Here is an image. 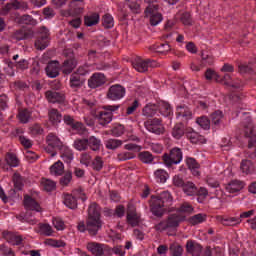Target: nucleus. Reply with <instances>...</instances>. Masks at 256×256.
<instances>
[{
	"label": "nucleus",
	"instance_id": "nucleus-50",
	"mask_svg": "<svg viewBox=\"0 0 256 256\" xmlns=\"http://www.w3.org/2000/svg\"><path fill=\"white\" fill-rule=\"evenodd\" d=\"M183 135H185V125H183V123L176 124L172 129V137H174V139H181Z\"/></svg>",
	"mask_w": 256,
	"mask_h": 256
},
{
	"label": "nucleus",
	"instance_id": "nucleus-36",
	"mask_svg": "<svg viewBox=\"0 0 256 256\" xmlns=\"http://www.w3.org/2000/svg\"><path fill=\"white\" fill-rule=\"evenodd\" d=\"M39 235H43L44 237H51L53 236V227H51L48 223H39L38 224V231Z\"/></svg>",
	"mask_w": 256,
	"mask_h": 256
},
{
	"label": "nucleus",
	"instance_id": "nucleus-57",
	"mask_svg": "<svg viewBox=\"0 0 256 256\" xmlns=\"http://www.w3.org/2000/svg\"><path fill=\"white\" fill-rule=\"evenodd\" d=\"M169 251L171 256H183V246L173 243L169 246Z\"/></svg>",
	"mask_w": 256,
	"mask_h": 256
},
{
	"label": "nucleus",
	"instance_id": "nucleus-4",
	"mask_svg": "<svg viewBox=\"0 0 256 256\" xmlns=\"http://www.w3.org/2000/svg\"><path fill=\"white\" fill-rule=\"evenodd\" d=\"M85 11L84 0H72L68 5V9L60 11L61 17H81Z\"/></svg>",
	"mask_w": 256,
	"mask_h": 256
},
{
	"label": "nucleus",
	"instance_id": "nucleus-59",
	"mask_svg": "<svg viewBox=\"0 0 256 256\" xmlns=\"http://www.w3.org/2000/svg\"><path fill=\"white\" fill-rule=\"evenodd\" d=\"M123 145L122 140L118 139H108L106 141V149H110L111 151H115V149H119Z\"/></svg>",
	"mask_w": 256,
	"mask_h": 256
},
{
	"label": "nucleus",
	"instance_id": "nucleus-23",
	"mask_svg": "<svg viewBox=\"0 0 256 256\" xmlns=\"http://www.w3.org/2000/svg\"><path fill=\"white\" fill-rule=\"evenodd\" d=\"M186 165L188 167V169H190L192 175H194V177H199V175H201V172L199 171V168L201 167V165L199 164V162H197V160L193 157H187L186 158Z\"/></svg>",
	"mask_w": 256,
	"mask_h": 256
},
{
	"label": "nucleus",
	"instance_id": "nucleus-21",
	"mask_svg": "<svg viewBox=\"0 0 256 256\" xmlns=\"http://www.w3.org/2000/svg\"><path fill=\"white\" fill-rule=\"evenodd\" d=\"M242 189H245V182L237 179L231 180L225 186V190L228 193H239V191H242Z\"/></svg>",
	"mask_w": 256,
	"mask_h": 256
},
{
	"label": "nucleus",
	"instance_id": "nucleus-60",
	"mask_svg": "<svg viewBox=\"0 0 256 256\" xmlns=\"http://www.w3.org/2000/svg\"><path fill=\"white\" fill-rule=\"evenodd\" d=\"M103 165H105V162L103 161V158L101 156H96L93 162L90 164V166H92L93 171L97 172L103 169Z\"/></svg>",
	"mask_w": 256,
	"mask_h": 256
},
{
	"label": "nucleus",
	"instance_id": "nucleus-24",
	"mask_svg": "<svg viewBox=\"0 0 256 256\" xmlns=\"http://www.w3.org/2000/svg\"><path fill=\"white\" fill-rule=\"evenodd\" d=\"M86 81H87L86 78L80 77L79 75L72 73L70 75L69 85L71 89H81V87L85 85Z\"/></svg>",
	"mask_w": 256,
	"mask_h": 256
},
{
	"label": "nucleus",
	"instance_id": "nucleus-11",
	"mask_svg": "<svg viewBox=\"0 0 256 256\" xmlns=\"http://www.w3.org/2000/svg\"><path fill=\"white\" fill-rule=\"evenodd\" d=\"M107 83V77L105 74L101 72H95L92 76L88 79V87L89 89H97L99 87H103Z\"/></svg>",
	"mask_w": 256,
	"mask_h": 256
},
{
	"label": "nucleus",
	"instance_id": "nucleus-18",
	"mask_svg": "<svg viewBox=\"0 0 256 256\" xmlns=\"http://www.w3.org/2000/svg\"><path fill=\"white\" fill-rule=\"evenodd\" d=\"M45 97L48 101V103H58L61 105V103H65V94L53 90H48L45 92Z\"/></svg>",
	"mask_w": 256,
	"mask_h": 256
},
{
	"label": "nucleus",
	"instance_id": "nucleus-13",
	"mask_svg": "<svg viewBox=\"0 0 256 256\" xmlns=\"http://www.w3.org/2000/svg\"><path fill=\"white\" fill-rule=\"evenodd\" d=\"M48 121L52 127L59 129V124L63 121V114L57 108L48 110Z\"/></svg>",
	"mask_w": 256,
	"mask_h": 256
},
{
	"label": "nucleus",
	"instance_id": "nucleus-1",
	"mask_svg": "<svg viewBox=\"0 0 256 256\" xmlns=\"http://www.w3.org/2000/svg\"><path fill=\"white\" fill-rule=\"evenodd\" d=\"M173 194L169 191H163L158 195H151L148 201L149 211L156 219H163L166 213H187L191 215L195 208L189 202H184L179 208L174 207Z\"/></svg>",
	"mask_w": 256,
	"mask_h": 256
},
{
	"label": "nucleus",
	"instance_id": "nucleus-63",
	"mask_svg": "<svg viewBox=\"0 0 256 256\" xmlns=\"http://www.w3.org/2000/svg\"><path fill=\"white\" fill-rule=\"evenodd\" d=\"M102 25L105 29H113L115 22L111 14H105L102 18Z\"/></svg>",
	"mask_w": 256,
	"mask_h": 256
},
{
	"label": "nucleus",
	"instance_id": "nucleus-40",
	"mask_svg": "<svg viewBox=\"0 0 256 256\" xmlns=\"http://www.w3.org/2000/svg\"><path fill=\"white\" fill-rule=\"evenodd\" d=\"M138 159L141 161V163H144L145 165H151L153 161H155V156L149 151H142L138 154Z\"/></svg>",
	"mask_w": 256,
	"mask_h": 256
},
{
	"label": "nucleus",
	"instance_id": "nucleus-14",
	"mask_svg": "<svg viewBox=\"0 0 256 256\" xmlns=\"http://www.w3.org/2000/svg\"><path fill=\"white\" fill-rule=\"evenodd\" d=\"M23 206L26 211H36V213H41V205L29 194L24 195Z\"/></svg>",
	"mask_w": 256,
	"mask_h": 256
},
{
	"label": "nucleus",
	"instance_id": "nucleus-47",
	"mask_svg": "<svg viewBox=\"0 0 256 256\" xmlns=\"http://www.w3.org/2000/svg\"><path fill=\"white\" fill-rule=\"evenodd\" d=\"M154 177L158 183H167V179H169V173H167L165 169H157L154 172Z\"/></svg>",
	"mask_w": 256,
	"mask_h": 256
},
{
	"label": "nucleus",
	"instance_id": "nucleus-48",
	"mask_svg": "<svg viewBox=\"0 0 256 256\" xmlns=\"http://www.w3.org/2000/svg\"><path fill=\"white\" fill-rule=\"evenodd\" d=\"M5 161L9 167H19V158L17 154L13 152H8L5 157Z\"/></svg>",
	"mask_w": 256,
	"mask_h": 256
},
{
	"label": "nucleus",
	"instance_id": "nucleus-54",
	"mask_svg": "<svg viewBox=\"0 0 256 256\" xmlns=\"http://www.w3.org/2000/svg\"><path fill=\"white\" fill-rule=\"evenodd\" d=\"M241 218L237 217H229V218H222L221 223L225 227H235V225H240L241 223Z\"/></svg>",
	"mask_w": 256,
	"mask_h": 256
},
{
	"label": "nucleus",
	"instance_id": "nucleus-3",
	"mask_svg": "<svg viewBox=\"0 0 256 256\" xmlns=\"http://www.w3.org/2000/svg\"><path fill=\"white\" fill-rule=\"evenodd\" d=\"M121 108V105H105L102 107V111H98L95 114V118L98 119L99 125H102V127H106V125H109L111 121H113V113L115 111H118Z\"/></svg>",
	"mask_w": 256,
	"mask_h": 256
},
{
	"label": "nucleus",
	"instance_id": "nucleus-56",
	"mask_svg": "<svg viewBox=\"0 0 256 256\" xmlns=\"http://www.w3.org/2000/svg\"><path fill=\"white\" fill-rule=\"evenodd\" d=\"M137 155L135 152H120L117 154V161L124 162V161H131V159H135Z\"/></svg>",
	"mask_w": 256,
	"mask_h": 256
},
{
	"label": "nucleus",
	"instance_id": "nucleus-22",
	"mask_svg": "<svg viewBox=\"0 0 256 256\" xmlns=\"http://www.w3.org/2000/svg\"><path fill=\"white\" fill-rule=\"evenodd\" d=\"M46 142L48 147H51L52 149H58V151H61L65 146L63 142H61V139H59V137L53 133L48 134L46 137Z\"/></svg>",
	"mask_w": 256,
	"mask_h": 256
},
{
	"label": "nucleus",
	"instance_id": "nucleus-2",
	"mask_svg": "<svg viewBox=\"0 0 256 256\" xmlns=\"http://www.w3.org/2000/svg\"><path fill=\"white\" fill-rule=\"evenodd\" d=\"M103 222L101 216V205L97 202H92L89 204L87 209V216L85 221H80L77 224V230L80 233H87L90 237H97L99 231L103 229Z\"/></svg>",
	"mask_w": 256,
	"mask_h": 256
},
{
	"label": "nucleus",
	"instance_id": "nucleus-44",
	"mask_svg": "<svg viewBox=\"0 0 256 256\" xmlns=\"http://www.w3.org/2000/svg\"><path fill=\"white\" fill-rule=\"evenodd\" d=\"M151 49L152 51H155V53H161L162 55H165V53H169V51H171V46L167 42L158 43V44H154L151 47Z\"/></svg>",
	"mask_w": 256,
	"mask_h": 256
},
{
	"label": "nucleus",
	"instance_id": "nucleus-16",
	"mask_svg": "<svg viewBox=\"0 0 256 256\" xmlns=\"http://www.w3.org/2000/svg\"><path fill=\"white\" fill-rule=\"evenodd\" d=\"M184 221H187V216L178 213H172L166 218V223L170 229H177Z\"/></svg>",
	"mask_w": 256,
	"mask_h": 256
},
{
	"label": "nucleus",
	"instance_id": "nucleus-32",
	"mask_svg": "<svg viewBox=\"0 0 256 256\" xmlns=\"http://www.w3.org/2000/svg\"><path fill=\"white\" fill-rule=\"evenodd\" d=\"M63 203L68 209L75 210L78 207L77 198L73 194L64 193Z\"/></svg>",
	"mask_w": 256,
	"mask_h": 256
},
{
	"label": "nucleus",
	"instance_id": "nucleus-9",
	"mask_svg": "<svg viewBox=\"0 0 256 256\" xmlns=\"http://www.w3.org/2000/svg\"><path fill=\"white\" fill-rule=\"evenodd\" d=\"M62 120L64 121L67 127H71L72 131H77L78 135H85L87 133V128L85 124L80 121H75V118L69 114H65L62 116Z\"/></svg>",
	"mask_w": 256,
	"mask_h": 256
},
{
	"label": "nucleus",
	"instance_id": "nucleus-27",
	"mask_svg": "<svg viewBox=\"0 0 256 256\" xmlns=\"http://www.w3.org/2000/svg\"><path fill=\"white\" fill-rule=\"evenodd\" d=\"M103 247V243L89 242L86 246V249L94 256H103Z\"/></svg>",
	"mask_w": 256,
	"mask_h": 256
},
{
	"label": "nucleus",
	"instance_id": "nucleus-17",
	"mask_svg": "<svg viewBox=\"0 0 256 256\" xmlns=\"http://www.w3.org/2000/svg\"><path fill=\"white\" fill-rule=\"evenodd\" d=\"M35 32L28 28H20L12 34V39L16 41H25L27 39H33Z\"/></svg>",
	"mask_w": 256,
	"mask_h": 256
},
{
	"label": "nucleus",
	"instance_id": "nucleus-30",
	"mask_svg": "<svg viewBox=\"0 0 256 256\" xmlns=\"http://www.w3.org/2000/svg\"><path fill=\"white\" fill-rule=\"evenodd\" d=\"M101 16L97 12H93L90 15L84 16V25L85 27H93L95 25H99V21Z\"/></svg>",
	"mask_w": 256,
	"mask_h": 256
},
{
	"label": "nucleus",
	"instance_id": "nucleus-7",
	"mask_svg": "<svg viewBox=\"0 0 256 256\" xmlns=\"http://www.w3.org/2000/svg\"><path fill=\"white\" fill-rule=\"evenodd\" d=\"M159 5H148L144 11L146 17H150V25L157 27L163 21V14L159 13Z\"/></svg>",
	"mask_w": 256,
	"mask_h": 256
},
{
	"label": "nucleus",
	"instance_id": "nucleus-19",
	"mask_svg": "<svg viewBox=\"0 0 256 256\" xmlns=\"http://www.w3.org/2000/svg\"><path fill=\"white\" fill-rule=\"evenodd\" d=\"M45 73L49 79H56V77L59 75V61H49L45 67Z\"/></svg>",
	"mask_w": 256,
	"mask_h": 256
},
{
	"label": "nucleus",
	"instance_id": "nucleus-8",
	"mask_svg": "<svg viewBox=\"0 0 256 256\" xmlns=\"http://www.w3.org/2000/svg\"><path fill=\"white\" fill-rule=\"evenodd\" d=\"M163 120L161 118H150L144 122V127L154 135H163L165 128L163 127Z\"/></svg>",
	"mask_w": 256,
	"mask_h": 256
},
{
	"label": "nucleus",
	"instance_id": "nucleus-34",
	"mask_svg": "<svg viewBox=\"0 0 256 256\" xmlns=\"http://www.w3.org/2000/svg\"><path fill=\"white\" fill-rule=\"evenodd\" d=\"M185 135L186 138L190 140V143L194 145H197V143H205V137L193 130L186 132Z\"/></svg>",
	"mask_w": 256,
	"mask_h": 256
},
{
	"label": "nucleus",
	"instance_id": "nucleus-20",
	"mask_svg": "<svg viewBox=\"0 0 256 256\" xmlns=\"http://www.w3.org/2000/svg\"><path fill=\"white\" fill-rule=\"evenodd\" d=\"M186 252L189 255L201 256V253H203V246L194 240H188L186 242Z\"/></svg>",
	"mask_w": 256,
	"mask_h": 256
},
{
	"label": "nucleus",
	"instance_id": "nucleus-35",
	"mask_svg": "<svg viewBox=\"0 0 256 256\" xmlns=\"http://www.w3.org/2000/svg\"><path fill=\"white\" fill-rule=\"evenodd\" d=\"M240 169L245 175H251L255 172V164L251 160L244 159L241 161Z\"/></svg>",
	"mask_w": 256,
	"mask_h": 256
},
{
	"label": "nucleus",
	"instance_id": "nucleus-37",
	"mask_svg": "<svg viewBox=\"0 0 256 256\" xmlns=\"http://www.w3.org/2000/svg\"><path fill=\"white\" fill-rule=\"evenodd\" d=\"M176 117L177 119H179V117H183L184 119H191V117H193V113L191 112V109L185 105L177 106Z\"/></svg>",
	"mask_w": 256,
	"mask_h": 256
},
{
	"label": "nucleus",
	"instance_id": "nucleus-25",
	"mask_svg": "<svg viewBox=\"0 0 256 256\" xmlns=\"http://www.w3.org/2000/svg\"><path fill=\"white\" fill-rule=\"evenodd\" d=\"M142 115L144 117L153 118L155 115H159V107L157 104L148 103L142 109Z\"/></svg>",
	"mask_w": 256,
	"mask_h": 256
},
{
	"label": "nucleus",
	"instance_id": "nucleus-52",
	"mask_svg": "<svg viewBox=\"0 0 256 256\" xmlns=\"http://www.w3.org/2000/svg\"><path fill=\"white\" fill-rule=\"evenodd\" d=\"M196 123L204 129V131H209L211 129V120L207 116H201L196 119Z\"/></svg>",
	"mask_w": 256,
	"mask_h": 256
},
{
	"label": "nucleus",
	"instance_id": "nucleus-41",
	"mask_svg": "<svg viewBox=\"0 0 256 256\" xmlns=\"http://www.w3.org/2000/svg\"><path fill=\"white\" fill-rule=\"evenodd\" d=\"M88 141V149L91 151H101V139L95 137V136H90L87 138Z\"/></svg>",
	"mask_w": 256,
	"mask_h": 256
},
{
	"label": "nucleus",
	"instance_id": "nucleus-5",
	"mask_svg": "<svg viewBox=\"0 0 256 256\" xmlns=\"http://www.w3.org/2000/svg\"><path fill=\"white\" fill-rule=\"evenodd\" d=\"M162 161L167 169H173V165H179L183 161V151L181 148L174 147L169 153L162 155Z\"/></svg>",
	"mask_w": 256,
	"mask_h": 256
},
{
	"label": "nucleus",
	"instance_id": "nucleus-15",
	"mask_svg": "<svg viewBox=\"0 0 256 256\" xmlns=\"http://www.w3.org/2000/svg\"><path fill=\"white\" fill-rule=\"evenodd\" d=\"M62 67L64 75H71V73H73L77 67V58H75V54L73 52H71L70 56L64 60Z\"/></svg>",
	"mask_w": 256,
	"mask_h": 256
},
{
	"label": "nucleus",
	"instance_id": "nucleus-55",
	"mask_svg": "<svg viewBox=\"0 0 256 256\" xmlns=\"http://www.w3.org/2000/svg\"><path fill=\"white\" fill-rule=\"evenodd\" d=\"M9 96L7 94L0 95V121H3V112L9 108Z\"/></svg>",
	"mask_w": 256,
	"mask_h": 256
},
{
	"label": "nucleus",
	"instance_id": "nucleus-26",
	"mask_svg": "<svg viewBox=\"0 0 256 256\" xmlns=\"http://www.w3.org/2000/svg\"><path fill=\"white\" fill-rule=\"evenodd\" d=\"M158 106V113L162 115V117H172L173 115V108L169 102L162 101L157 104Z\"/></svg>",
	"mask_w": 256,
	"mask_h": 256
},
{
	"label": "nucleus",
	"instance_id": "nucleus-10",
	"mask_svg": "<svg viewBox=\"0 0 256 256\" xmlns=\"http://www.w3.org/2000/svg\"><path fill=\"white\" fill-rule=\"evenodd\" d=\"M125 97V87L115 84L110 86L107 92V99L110 101H119V99H123Z\"/></svg>",
	"mask_w": 256,
	"mask_h": 256
},
{
	"label": "nucleus",
	"instance_id": "nucleus-49",
	"mask_svg": "<svg viewBox=\"0 0 256 256\" xmlns=\"http://www.w3.org/2000/svg\"><path fill=\"white\" fill-rule=\"evenodd\" d=\"M44 245H47L48 247H54L55 249H60L61 247H66L67 243L63 240H55L53 238H47L44 241Z\"/></svg>",
	"mask_w": 256,
	"mask_h": 256
},
{
	"label": "nucleus",
	"instance_id": "nucleus-45",
	"mask_svg": "<svg viewBox=\"0 0 256 256\" xmlns=\"http://www.w3.org/2000/svg\"><path fill=\"white\" fill-rule=\"evenodd\" d=\"M205 221H207V214L203 213H198L188 218V223L193 226L205 223Z\"/></svg>",
	"mask_w": 256,
	"mask_h": 256
},
{
	"label": "nucleus",
	"instance_id": "nucleus-28",
	"mask_svg": "<svg viewBox=\"0 0 256 256\" xmlns=\"http://www.w3.org/2000/svg\"><path fill=\"white\" fill-rule=\"evenodd\" d=\"M223 111L216 110L210 115L212 129H219L221 127V121H223Z\"/></svg>",
	"mask_w": 256,
	"mask_h": 256
},
{
	"label": "nucleus",
	"instance_id": "nucleus-53",
	"mask_svg": "<svg viewBox=\"0 0 256 256\" xmlns=\"http://www.w3.org/2000/svg\"><path fill=\"white\" fill-rule=\"evenodd\" d=\"M208 195H209V190H207V188L205 187L196 188L195 196L198 197L197 198L198 203H204Z\"/></svg>",
	"mask_w": 256,
	"mask_h": 256
},
{
	"label": "nucleus",
	"instance_id": "nucleus-29",
	"mask_svg": "<svg viewBox=\"0 0 256 256\" xmlns=\"http://www.w3.org/2000/svg\"><path fill=\"white\" fill-rule=\"evenodd\" d=\"M60 151L61 159L64 161V163H67V165H71V163H73V160L75 159V154L73 153V150H71L68 146H64Z\"/></svg>",
	"mask_w": 256,
	"mask_h": 256
},
{
	"label": "nucleus",
	"instance_id": "nucleus-12",
	"mask_svg": "<svg viewBox=\"0 0 256 256\" xmlns=\"http://www.w3.org/2000/svg\"><path fill=\"white\" fill-rule=\"evenodd\" d=\"M2 238L7 241L10 245L19 246L23 245V236L18 235L17 232L4 230L2 232Z\"/></svg>",
	"mask_w": 256,
	"mask_h": 256
},
{
	"label": "nucleus",
	"instance_id": "nucleus-51",
	"mask_svg": "<svg viewBox=\"0 0 256 256\" xmlns=\"http://www.w3.org/2000/svg\"><path fill=\"white\" fill-rule=\"evenodd\" d=\"M133 67L136 71H138V73H147V71H149L146 59L136 60L135 63L133 64Z\"/></svg>",
	"mask_w": 256,
	"mask_h": 256
},
{
	"label": "nucleus",
	"instance_id": "nucleus-33",
	"mask_svg": "<svg viewBox=\"0 0 256 256\" xmlns=\"http://www.w3.org/2000/svg\"><path fill=\"white\" fill-rule=\"evenodd\" d=\"M8 67H11V69H13V67H15V69L17 71H27V69H29V60L25 59V58H21L20 60L16 61V62H10L8 64Z\"/></svg>",
	"mask_w": 256,
	"mask_h": 256
},
{
	"label": "nucleus",
	"instance_id": "nucleus-46",
	"mask_svg": "<svg viewBox=\"0 0 256 256\" xmlns=\"http://www.w3.org/2000/svg\"><path fill=\"white\" fill-rule=\"evenodd\" d=\"M127 7L130 8L135 15H139L141 13V1L139 0H126Z\"/></svg>",
	"mask_w": 256,
	"mask_h": 256
},
{
	"label": "nucleus",
	"instance_id": "nucleus-6",
	"mask_svg": "<svg viewBox=\"0 0 256 256\" xmlns=\"http://www.w3.org/2000/svg\"><path fill=\"white\" fill-rule=\"evenodd\" d=\"M49 37H51L49 28H47V26H41L38 30V36L35 40L34 47L38 51H45V49L49 47Z\"/></svg>",
	"mask_w": 256,
	"mask_h": 256
},
{
	"label": "nucleus",
	"instance_id": "nucleus-58",
	"mask_svg": "<svg viewBox=\"0 0 256 256\" xmlns=\"http://www.w3.org/2000/svg\"><path fill=\"white\" fill-rule=\"evenodd\" d=\"M42 186L44 191H47V193H51V191H55V189H57V183L49 179H44L42 181Z\"/></svg>",
	"mask_w": 256,
	"mask_h": 256
},
{
	"label": "nucleus",
	"instance_id": "nucleus-61",
	"mask_svg": "<svg viewBox=\"0 0 256 256\" xmlns=\"http://www.w3.org/2000/svg\"><path fill=\"white\" fill-rule=\"evenodd\" d=\"M31 111L29 109L21 110L18 114V119L20 123L27 124L29 122V119H31Z\"/></svg>",
	"mask_w": 256,
	"mask_h": 256
},
{
	"label": "nucleus",
	"instance_id": "nucleus-31",
	"mask_svg": "<svg viewBox=\"0 0 256 256\" xmlns=\"http://www.w3.org/2000/svg\"><path fill=\"white\" fill-rule=\"evenodd\" d=\"M65 173V165L61 160L55 162L52 166H50V175H54L55 177H61Z\"/></svg>",
	"mask_w": 256,
	"mask_h": 256
},
{
	"label": "nucleus",
	"instance_id": "nucleus-62",
	"mask_svg": "<svg viewBox=\"0 0 256 256\" xmlns=\"http://www.w3.org/2000/svg\"><path fill=\"white\" fill-rule=\"evenodd\" d=\"M125 133V126L122 124H116L110 130V134L113 137H121Z\"/></svg>",
	"mask_w": 256,
	"mask_h": 256
},
{
	"label": "nucleus",
	"instance_id": "nucleus-38",
	"mask_svg": "<svg viewBox=\"0 0 256 256\" xmlns=\"http://www.w3.org/2000/svg\"><path fill=\"white\" fill-rule=\"evenodd\" d=\"M71 181H73V172L71 170H67L60 176L59 185L61 187H69V185H71Z\"/></svg>",
	"mask_w": 256,
	"mask_h": 256
},
{
	"label": "nucleus",
	"instance_id": "nucleus-39",
	"mask_svg": "<svg viewBox=\"0 0 256 256\" xmlns=\"http://www.w3.org/2000/svg\"><path fill=\"white\" fill-rule=\"evenodd\" d=\"M24 181L25 179L18 172L13 174L12 183L16 191H23V187H25Z\"/></svg>",
	"mask_w": 256,
	"mask_h": 256
},
{
	"label": "nucleus",
	"instance_id": "nucleus-43",
	"mask_svg": "<svg viewBox=\"0 0 256 256\" xmlns=\"http://www.w3.org/2000/svg\"><path fill=\"white\" fill-rule=\"evenodd\" d=\"M89 141L87 138H77L74 140L73 147L76 151H87Z\"/></svg>",
	"mask_w": 256,
	"mask_h": 256
},
{
	"label": "nucleus",
	"instance_id": "nucleus-42",
	"mask_svg": "<svg viewBox=\"0 0 256 256\" xmlns=\"http://www.w3.org/2000/svg\"><path fill=\"white\" fill-rule=\"evenodd\" d=\"M182 191L188 197H195V194L197 193V186L191 181H186V184H184Z\"/></svg>",
	"mask_w": 256,
	"mask_h": 256
},
{
	"label": "nucleus",
	"instance_id": "nucleus-64",
	"mask_svg": "<svg viewBox=\"0 0 256 256\" xmlns=\"http://www.w3.org/2000/svg\"><path fill=\"white\" fill-rule=\"evenodd\" d=\"M126 221L131 227H137L139 225V216H137V213H127Z\"/></svg>",
	"mask_w": 256,
	"mask_h": 256
}]
</instances>
